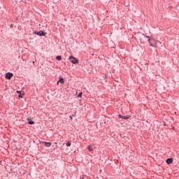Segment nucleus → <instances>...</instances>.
Wrapping results in <instances>:
<instances>
[{
  "instance_id": "8",
  "label": "nucleus",
  "mask_w": 179,
  "mask_h": 179,
  "mask_svg": "<svg viewBox=\"0 0 179 179\" xmlns=\"http://www.w3.org/2000/svg\"><path fill=\"white\" fill-rule=\"evenodd\" d=\"M56 59H57V61H61V59H62V57H61V55L57 56V57H56Z\"/></svg>"
},
{
  "instance_id": "15",
  "label": "nucleus",
  "mask_w": 179,
  "mask_h": 179,
  "mask_svg": "<svg viewBox=\"0 0 179 179\" xmlns=\"http://www.w3.org/2000/svg\"><path fill=\"white\" fill-rule=\"evenodd\" d=\"M145 37H146L147 38H150V37L148 36H145Z\"/></svg>"
},
{
  "instance_id": "13",
  "label": "nucleus",
  "mask_w": 179,
  "mask_h": 179,
  "mask_svg": "<svg viewBox=\"0 0 179 179\" xmlns=\"http://www.w3.org/2000/svg\"><path fill=\"white\" fill-rule=\"evenodd\" d=\"M18 97H19L20 99H23V95L19 94V95H18Z\"/></svg>"
},
{
  "instance_id": "17",
  "label": "nucleus",
  "mask_w": 179,
  "mask_h": 179,
  "mask_svg": "<svg viewBox=\"0 0 179 179\" xmlns=\"http://www.w3.org/2000/svg\"><path fill=\"white\" fill-rule=\"evenodd\" d=\"M69 118H71L72 120V116H70Z\"/></svg>"
},
{
  "instance_id": "18",
  "label": "nucleus",
  "mask_w": 179,
  "mask_h": 179,
  "mask_svg": "<svg viewBox=\"0 0 179 179\" xmlns=\"http://www.w3.org/2000/svg\"><path fill=\"white\" fill-rule=\"evenodd\" d=\"M17 92L20 93V91H17Z\"/></svg>"
},
{
  "instance_id": "16",
  "label": "nucleus",
  "mask_w": 179,
  "mask_h": 179,
  "mask_svg": "<svg viewBox=\"0 0 179 179\" xmlns=\"http://www.w3.org/2000/svg\"><path fill=\"white\" fill-rule=\"evenodd\" d=\"M148 43H150V38H148Z\"/></svg>"
},
{
  "instance_id": "3",
  "label": "nucleus",
  "mask_w": 179,
  "mask_h": 179,
  "mask_svg": "<svg viewBox=\"0 0 179 179\" xmlns=\"http://www.w3.org/2000/svg\"><path fill=\"white\" fill-rule=\"evenodd\" d=\"M12 78H13V73L8 72L6 74V79H8L9 80H10V79H12Z\"/></svg>"
},
{
  "instance_id": "12",
  "label": "nucleus",
  "mask_w": 179,
  "mask_h": 179,
  "mask_svg": "<svg viewBox=\"0 0 179 179\" xmlns=\"http://www.w3.org/2000/svg\"><path fill=\"white\" fill-rule=\"evenodd\" d=\"M82 94H83V93L82 92H80L78 94V97H82Z\"/></svg>"
},
{
  "instance_id": "10",
  "label": "nucleus",
  "mask_w": 179,
  "mask_h": 179,
  "mask_svg": "<svg viewBox=\"0 0 179 179\" xmlns=\"http://www.w3.org/2000/svg\"><path fill=\"white\" fill-rule=\"evenodd\" d=\"M88 150H89L90 152H92V151H93V148H92V145H89V146H88Z\"/></svg>"
},
{
  "instance_id": "7",
  "label": "nucleus",
  "mask_w": 179,
  "mask_h": 179,
  "mask_svg": "<svg viewBox=\"0 0 179 179\" xmlns=\"http://www.w3.org/2000/svg\"><path fill=\"white\" fill-rule=\"evenodd\" d=\"M65 83V81L64 80V78H60L58 82H57V85H58L59 83Z\"/></svg>"
},
{
  "instance_id": "19",
  "label": "nucleus",
  "mask_w": 179,
  "mask_h": 179,
  "mask_svg": "<svg viewBox=\"0 0 179 179\" xmlns=\"http://www.w3.org/2000/svg\"><path fill=\"white\" fill-rule=\"evenodd\" d=\"M12 26H13V24L10 25V27H12Z\"/></svg>"
},
{
  "instance_id": "1",
  "label": "nucleus",
  "mask_w": 179,
  "mask_h": 179,
  "mask_svg": "<svg viewBox=\"0 0 179 179\" xmlns=\"http://www.w3.org/2000/svg\"><path fill=\"white\" fill-rule=\"evenodd\" d=\"M69 61H71V62L73 64H78L79 62L78 59H76V57H74L73 56L69 57Z\"/></svg>"
},
{
  "instance_id": "9",
  "label": "nucleus",
  "mask_w": 179,
  "mask_h": 179,
  "mask_svg": "<svg viewBox=\"0 0 179 179\" xmlns=\"http://www.w3.org/2000/svg\"><path fill=\"white\" fill-rule=\"evenodd\" d=\"M28 124H29V125H34V121L29 120L28 121Z\"/></svg>"
},
{
  "instance_id": "11",
  "label": "nucleus",
  "mask_w": 179,
  "mask_h": 179,
  "mask_svg": "<svg viewBox=\"0 0 179 179\" xmlns=\"http://www.w3.org/2000/svg\"><path fill=\"white\" fill-rule=\"evenodd\" d=\"M66 145L67 146V148H69V146H71V141H68V142L66 143Z\"/></svg>"
},
{
  "instance_id": "5",
  "label": "nucleus",
  "mask_w": 179,
  "mask_h": 179,
  "mask_svg": "<svg viewBox=\"0 0 179 179\" xmlns=\"http://www.w3.org/2000/svg\"><path fill=\"white\" fill-rule=\"evenodd\" d=\"M173 158H168L166 161V163L167 164H171V163H173Z\"/></svg>"
},
{
  "instance_id": "14",
  "label": "nucleus",
  "mask_w": 179,
  "mask_h": 179,
  "mask_svg": "<svg viewBox=\"0 0 179 179\" xmlns=\"http://www.w3.org/2000/svg\"><path fill=\"white\" fill-rule=\"evenodd\" d=\"M150 47H153V44H152L150 42Z\"/></svg>"
},
{
  "instance_id": "2",
  "label": "nucleus",
  "mask_w": 179,
  "mask_h": 179,
  "mask_svg": "<svg viewBox=\"0 0 179 179\" xmlns=\"http://www.w3.org/2000/svg\"><path fill=\"white\" fill-rule=\"evenodd\" d=\"M34 34H36L37 36H39L40 37L45 36L47 33H45L43 31H34Z\"/></svg>"
},
{
  "instance_id": "6",
  "label": "nucleus",
  "mask_w": 179,
  "mask_h": 179,
  "mask_svg": "<svg viewBox=\"0 0 179 179\" xmlns=\"http://www.w3.org/2000/svg\"><path fill=\"white\" fill-rule=\"evenodd\" d=\"M43 143H44L45 146H46V148H50V146H51L50 142L44 141Z\"/></svg>"
},
{
  "instance_id": "4",
  "label": "nucleus",
  "mask_w": 179,
  "mask_h": 179,
  "mask_svg": "<svg viewBox=\"0 0 179 179\" xmlns=\"http://www.w3.org/2000/svg\"><path fill=\"white\" fill-rule=\"evenodd\" d=\"M131 116L129 115H127L126 116H124L122 115H119V118H121L122 120H128L129 119Z\"/></svg>"
}]
</instances>
